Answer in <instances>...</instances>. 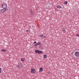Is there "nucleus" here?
Returning <instances> with one entry per match:
<instances>
[{"instance_id": "obj_1", "label": "nucleus", "mask_w": 79, "mask_h": 79, "mask_svg": "<svg viewBox=\"0 0 79 79\" xmlns=\"http://www.w3.org/2000/svg\"><path fill=\"white\" fill-rule=\"evenodd\" d=\"M2 8L4 9H6L7 8V5L6 4H4L2 5Z\"/></svg>"}, {"instance_id": "obj_2", "label": "nucleus", "mask_w": 79, "mask_h": 79, "mask_svg": "<svg viewBox=\"0 0 79 79\" xmlns=\"http://www.w3.org/2000/svg\"><path fill=\"white\" fill-rule=\"evenodd\" d=\"M41 45V43L40 42H38L35 45V48H37V47L39 45Z\"/></svg>"}, {"instance_id": "obj_3", "label": "nucleus", "mask_w": 79, "mask_h": 79, "mask_svg": "<svg viewBox=\"0 0 79 79\" xmlns=\"http://www.w3.org/2000/svg\"><path fill=\"white\" fill-rule=\"evenodd\" d=\"M75 55L78 58L79 57V52L77 51L75 52Z\"/></svg>"}, {"instance_id": "obj_4", "label": "nucleus", "mask_w": 79, "mask_h": 79, "mask_svg": "<svg viewBox=\"0 0 79 79\" xmlns=\"http://www.w3.org/2000/svg\"><path fill=\"white\" fill-rule=\"evenodd\" d=\"M17 66L18 68H22V64L21 63H19L17 65Z\"/></svg>"}, {"instance_id": "obj_5", "label": "nucleus", "mask_w": 79, "mask_h": 79, "mask_svg": "<svg viewBox=\"0 0 79 79\" xmlns=\"http://www.w3.org/2000/svg\"><path fill=\"white\" fill-rule=\"evenodd\" d=\"M5 11H6V9H3L1 10V12L2 13H4Z\"/></svg>"}, {"instance_id": "obj_6", "label": "nucleus", "mask_w": 79, "mask_h": 79, "mask_svg": "<svg viewBox=\"0 0 79 79\" xmlns=\"http://www.w3.org/2000/svg\"><path fill=\"white\" fill-rule=\"evenodd\" d=\"M31 72H32V73H35V70L34 69H31Z\"/></svg>"}, {"instance_id": "obj_7", "label": "nucleus", "mask_w": 79, "mask_h": 79, "mask_svg": "<svg viewBox=\"0 0 79 79\" xmlns=\"http://www.w3.org/2000/svg\"><path fill=\"white\" fill-rule=\"evenodd\" d=\"M56 7L57 8H59V9H61V8H62L61 6L60 5L57 6Z\"/></svg>"}, {"instance_id": "obj_8", "label": "nucleus", "mask_w": 79, "mask_h": 79, "mask_svg": "<svg viewBox=\"0 0 79 79\" xmlns=\"http://www.w3.org/2000/svg\"><path fill=\"white\" fill-rule=\"evenodd\" d=\"M47 55H44V57H43V58L44 59H47Z\"/></svg>"}, {"instance_id": "obj_9", "label": "nucleus", "mask_w": 79, "mask_h": 79, "mask_svg": "<svg viewBox=\"0 0 79 79\" xmlns=\"http://www.w3.org/2000/svg\"><path fill=\"white\" fill-rule=\"evenodd\" d=\"M21 61H22V62H23V61H25V58H21Z\"/></svg>"}, {"instance_id": "obj_10", "label": "nucleus", "mask_w": 79, "mask_h": 79, "mask_svg": "<svg viewBox=\"0 0 79 79\" xmlns=\"http://www.w3.org/2000/svg\"><path fill=\"white\" fill-rule=\"evenodd\" d=\"M43 71V69L42 68H40V69L39 71L40 72H42Z\"/></svg>"}, {"instance_id": "obj_11", "label": "nucleus", "mask_w": 79, "mask_h": 79, "mask_svg": "<svg viewBox=\"0 0 79 79\" xmlns=\"http://www.w3.org/2000/svg\"><path fill=\"white\" fill-rule=\"evenodd\" d=\"M39 50H36L35 51V52L36 53H39Z\"/></svg>"}, {"instance_id": "obj_12", "label": "nucleus", "mask_w": 79, "mask_h": 79, "mask_svg": "<svg viewBox=\"0 0 79 79\" xmlns=\"http://www.w3.org/2000/svg\"><path fill=\"white\" fill-rule=\"evenodd\" d=\"M42 53V51L39 50L38 52V54H40V53Z\"/></svg>"}, {"instance_id": "obj_13", "label": "nucleus", "mask_w": 79, "mask_h": 79, "mask_svg": "<svg viewBox=\"0 0 79 79\" xmlns=\"http://www.w3.org/2000/svg\"><path fill=\"white\" fill-rule=\"evenodd\" d=\"M2 52H6V51L5 49H2Z\"/></svg>"}, {"instance_id": "obj_14", "label": "nucleus", "mask_w": 79, "mask_h": 79, "mask_svg": "<svg viewBox=\"0 0 79 79\" xmlns=\"http://www.w3.org/2000/svg\"><path fill=\"white\" fill-rule=\"evenodd\" d=\"M64 4H67L68 3V1L64 2Z\"/></svg>"}, {"instance_id": "obj_15", "label": "nucleus", "mask_w": 79, "mask_h": 79, "mask_svg": "<svg viewBox=\"0 0 79 79\" xmlns=\"http://www.w3.org/2000/svg\"><path fill=\"white\" fill-rule=\"evenodd\" d=\"M40 37H44V35L42 34L40 35Z\"/></svg>"}, {"instance_id": "obj_16", "label": "nucleus", "mask_w": 79, "mask_h": 79, "mask_svg": "<svg viewBox=\"0 0 79 79\" xmlns=\"http://www.w3.org/2000/svg\"><path fill=\"white\" fill-rule=\"evenodd\" d=\"M76 35L77 36V37H79V34H76Z\"/></svg>"}, {"instance_id": "obj_17", "label": "nucleus", "mask_w": 79, "mask_h": 79, "mask_svg": "<svg viewBox=\"0 0 79 79\" xmlns=\"http://www.w3.org/2000/svg\"><path fill=\"white\" fill-rule=\"evenodd\" d=\"M77 13L78 14H79V10H77Z\"/></svg>"}, {"instance_id": "obj_18", "label": "nucleus", "mask_w": 79, "mask_h": 79, "mask_svg": "<svg viewBox=\"0 0 79 79\" xmlns=\"http://www.w3.org/2000/svg\"><path fill=\"white\" fill-rule=\"evenodd\" d=\"M2 72V68H0V73Z\"/></svg>"}, {"instance_id": "obj_19", "label": "nucleus", "mask_w": 79, "mask_h": 79, "mask_svg": "<svg viewBox=\"0 0 79 79\" xmlns=\"http://www.w3.org/2000/svg\"><path fill=\"white\" fill-rule=\"evenodd\" d=\"M63 31H64V32H65V31H65V29L64 28H63Z\"/></svg>"}, {"instance_id": "obj_20", "label": "nucleus", "mask_w": 79, "mask_h": 79, "mask_svg": "<svg viewBox=\"0 0 79 79\" xmlns=\"http://www.w3.org/2000/svg\"><path fill=\"white\" fill-rule=\"evenodd\" d=\"M29 31V30H27L26 31V32H28Z\"/></svg>"}, {"instance_id": "obj_21", "label": "nucleus", "mask_w": 79, "mask_h": 79, "mask_svg": "<svg viewBox=\"0 0 79 79\" xmlns=\"http://www.w3.org/2000/svg\"><path fill=\"white\" fill-rule=\"evenodd\" d=\"M36 43H37V42L36 41H35L34 42V44H36Z\"/></svg>"}, {"instance_id": "obj_22", "label": "nucleus", "mask_w": 79, "mask_h": 79, "mask_svg": "<svg viewBox=\"0 0 79 79\" xmlns=\"http://www.w3.org/2000/svg\"><path fill=\"white\" fill-rule=\"evenodd\" d=\"M45 36H44L43 38H45Z\"/></svg>"}]
</instances>
